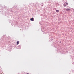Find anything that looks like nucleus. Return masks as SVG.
Listing matches in <instances>:
<instances>
[{
    "mask_svg": "<svg viewBox=\"0 0 74 74\" xmlns=\"http://www.w3.org/2000/svg\"><path fill=\"white\" fill-rule=\"evenodd\" d=\"M4 7L5 8V6H4Z\"/></svg>",
    "mask_w": 74,
    "mask_h": 74,
    "instance_id": "obj_9",
    "label": "nucleus"
},
{
    "mask_svg": "<svg viewBox=\"0 0 74 74\" xmlns=\"http://www.w3.org/2000/svg\"><path fill=\"white\" fill-rule=\"evenodd\" d=\"M19 44V41H17V45H18Z\"/></svg>",
    "mask_w": 74,
    "mask_h": 74,
    "instance_id": "obj_5",
    "label": "nucleus"
},
{
    "mask_svg": "<svg viewBox=\"0 0 74 74\" xmlns=\"http://www.w3.org/2000/svg\"><path fill=\"white\" fill-rule=\"evenodd\" d=\"M66 5H64V4H65V3L64 4V7H66V6H67V5H68V3H67V2H66Z\"/></svg>",
    "mask_w": 74,
    "mask_h": 74,
    "instance_id": "obj_2",
    "label": "nucleus"
},
{
    "mask_svg": "<svg viewBox=\"0 0 74 74\" xmlns=\"http://www.w3.org/2000/svg\"><path fill=\"white\" fill-rule=\"evenodd\" d=\"M4 6L2 5H0V10H2L4 9Z\"/></svg>",
    "mask_w": 74,
    "mask_h": 74,
    "instance_id": "obj_1",
    "label": "nucleus"
},
{
    "mask_svg": "<svg viewBox=\"0 0 74 74\" xmlns=\"http://www.w3.org/2000/svg\"><path fill=\"white\" fill-rule=\"evenodd\" d=\"M66 10L67 11H70V9H69V8H67V9H66Z\"/></svg>",
    "mask_w": 74,
    "mask_h": 74,
    "instance_id": "obj_6",
    "label": "nucleus"
},
{
    "mask_svg": "<svg viewBox=\"0 0 74 74\" xmlns=\"http://www.w3.org/2000/svg\"><path fill=\"white\" fill-rule=\"evenodd\" d=\"M18 48H21V45H19L18 46Z\"/></svg>",
    "mask_w": 74,
    "mask_h": 74,
    "instance_id": "obj_4",
    "label": "nucleus"
},
{
    "mask_svg": "<svg viewBox=\"0 0 74 74\" xmlns=\"http://www.w3.org/2000/svg\"><path fill=\"white\" fill-rule=\"evenodd\" d=\"M56 12H59V10H56Z\"/></svg>",
    "mask_w": 74,
    "mask_h": 74,
    "instance_id": "obj_7",
    "label": "nucleus"
},
{
    "mask_svg": "<svg viewBox=\"0 0 74 74\" xmlns=\"http://www.w3.org/2000/svg\"><path fill=\"white\" fill-rule=\"evenodd\" d=\"M55 48H56V46H55Z\"/></svg>",
    "mask_w": 74,
    "mask_h": 74,
    "instance_id": "obj_10",
    "label": "nucleus"
},
{
    "mask_svg": "<svg viewBox=\"0 0 74 74\" xmlns=\"http://www.w3.org/2000/svg\"><path fill=\"white\" fill-rule=\"evenodd\" d=\"M60 43H61V41L60 42Z\"/></svg>",
    "mask_w": 74,
    "mask_h": 74,
    "instance_id": "obj_8",
    "label": "nucleus"
},
{
    "mask_svg": "<svg viewBox=\"0 0 74 74\" xmlns=\"http://www.w3.org/2000/svg\"><path fill=\"white\" fill-rule=\"evenodd\" d=\"M30 21H34V18L33 17L32 18H30Z\"/></svg>",
    "mask_w": 74,
    "mask_h": 74,
    "instance_id": "obj_3",
    "label": "nucleus"
}]
</instances>
